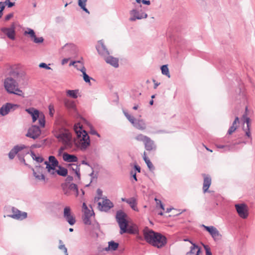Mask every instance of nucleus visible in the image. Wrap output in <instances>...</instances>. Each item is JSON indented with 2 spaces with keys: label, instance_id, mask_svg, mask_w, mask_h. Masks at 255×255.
Segmentation results:
<instances>
[{
  "label": "nucleus",
  "instance_id": "1",
  "mask_svg": "<svg viewBox=\"0 0 255 255\" xmlns=\"http://www.w3.org/2000/svg\"><path fill=\"white\" fill-rule=\"evenodd\" d=\"M74 130L76 134V137L74 140L75 145L81 150H85L90 145L88 133L82 128L79 123L75 125Z\"/></svg>",
  "mask_w": 255,
  "mask_h": 255
},
{
  "label": "nucleus",
  "instance_id": "2",
  "mask_svg": "<svg viewBox=\"0 0 255 255\" xmlns=\"http://www.w3.org/2000/svg\"><path fill=\"white\" fill-rule=\"evenodd\" d=\"M143 235L147 243L158 248L162 247L166 243V239L164 236L148 228L143 230Z\"/></svg>",
  "mask_w": 255,
  "mask_h": 255
},
{
  "label": "nucleus",
  "instance_id": "3",
  "mask_svg": "<svg viewBox=\"0 0 255 255\" xmlns=\"http://www.w3.org/2000/svg\"><path fill=\"white\" fill-rule=\"evenodd\" d=\"M56 137L63 144V147H61L60 149V151L70 149L72 147V137L71 133L68 130L65 129L61 130L59 134L56 135Z\"/></svg>",
  "mask_w": 255,
  "mask_h": 255
},
{
  "label": "nucleus",
  "instance_id": "4",
  "mask_svg": "<svg viewBox=\"0 0 255 255\" xmlns=\"http://www.w3.org/2000/svg\"><path fill=\"white\" fill-rule=\"evenodd\" d=\"M116 219L120 228V234L125 233H132L129 229H128V222L127 215L121 211H118L116 214Z\"/></svg>",
  "mask_w": 255,
  "mask_h": 255
},
{
  "label": "nucleus",
  "instance_id": "5",
  "mask_svg": "<svg viewBox=\"0 0 255 255\" xmlns=\"http://www.w3.org/2000/svg\"><path fill=\"white\" fill-rule=\"evenodd\" d=\"M4 86L5 90L9 93L21 96L22 91L20 90L17 83L12 78L8 77L5 79Z\"/></svg>",
  "mask_w": 255,
  "mask_h": 255
},
{
  "label": "nucleus",
  "instance_id": "6",
  "mask_svg": "<svg viewBox=\"0 0 255 255\" xmlns=\"http://www.w3.org/2000/svg\"><path fill=\"white\" fill-rule=\"evenodd\" d=\"M25 111L32 117V123H34L38 120L39 126L41 128L45 127V116L43 113L40 112L38 110L33 108L26 109Z\"/></svg>",
  "mask_w": 255,
  "mask_h": 255
},
{
  "label": "nucleus",
  "instance_id": "7",
  "mask_svg": "<svg viewBox=\"0 0 255 255\" xmlns=\"http://www.w3.org/2000/svg\"><path fill=\"white\" fill-rule=\"evenodd\" d=\"M248 107H246L245 113L242 117V121L243 122L242 129L245 132V135L251 141L252 140V136L250 131L251 120L250 118L248 117Z\"/></svg>",
  "mask_w": 255,
  "mask_h": 255
},
{
  "label": "nucleus",
  "instance_id": "8",
  "mask_svg": "<svg viewBox=\"0 0 255 255\" xmlns=\"http://www.w3.org/2000/svg\"><path fill=\"white\" fill-rule=\"evenodd\" d=\"M29 152V149L28 146L23 144L17 145L15 146L9 152L8 156L10 159H13L16 154L20 156L27 154Z\"/></svg>",
  "mask_w": 255,
  "mask_h": 255
},
{
  "label": "nucleus",
  "instance_id": "9",
  "mask_svg": "<svg viewBox=\"0 0 255 255\" xmlns=\"http://www.w3.org/2000/svg\"><path fill=\"white\" fill-rule=\"evenodd\" d=\"M62 189L65 195L70 196L74 194L76 197H77L79 194L78 189L77 186L74 183L68 184L65 183L62 185Z\"/></svg>",
  "mask_w": 255,
  "mask_h": 255
},
{
  "label": "nucleus",
  "instance_id": "10",
  "mask_svg": "<svg viewBox=\"0 0 255 255\" xmlns=\"http://www.w3.org/2000/svg\"><path fill=\"white\" fill-rule=\"evenodd\" d=\"M44 163L46 165L47 171L51 175H55V168L58 166V161L56 158L53 156H50L49 162L46 161Z\"/></svg>",
  "mask_w": 255,
  "mask_h": 255
},
{
  "label": "nucleus",
  "instance_id": "11",
  "mask_svg": "<svg viewBox=\"0 0 255 255\" xmlns=\"http://www.w3.org/2000/svg\"><path fill=\"white\" fill-rule=\"evenodd\" d=\"M63 217L65 220L70 225H73L76 223L75 217L72 214L70 207L66 206L63 211Z\"/></svg>",
  "mask_w": 255,
  "mask_h": 255
},
{
  "label": "nucleus",
  "instance_id": "12",
  "mask_svg": "<svg viewBox=\"0 0 255 255\" xmlns=\"http://www.w3.org/2000/svg\"><path fill=\"white\" fill-rule=\"evenodd\" d=\"M41 134L39 128L36 126H33L27 131L26 136L34 139L37 138Z\"/></svg>",
  "mask_w": 255,
  "mask_h": 255
},
{
  "label": "nucleus",
  "instance_id": "13",
  "mask_svg": "<svg viewBox=\"0 0 255 255\" xmlns=\"http://www.w3.org/2000/svg\"><path fill=\"white\" fill-rule=\"evenodd\" d=\"M98 202V208L104 211H107L113 207V204L109 199L102 198Z\"/></svg>",
  "mask_w": 255,
  "mask_h": 255
},
{
  "label": "nucleus",
  "instance_id": "14",
  "mask_svg": "<svg viewBox=\"0 0 255 255\" xmlns=\"http://www.w3.org/2000/svg\"><path fill=\"white\" fill-rule=\"evenodd\" d=\"M15 25L12 23L10 27H3L1 29V31L6 35L9 39L14 40L15 36Z\"/></svg>",
  "mask_w": 255,
  "mask_h": 255
},
{
  "label": "nucleus",
  "instance_id": "15",
  "mask_svg": "<svg viewBox=\"0 0 255 255\" xmlns=\"http://www.w3.org/2000/svg\"><path fill=\"white\" fill-rule=\"evenodd\" d=\"M18 107L19 106L16 104L7 103L2 106L0 109V114L2 116H5L7 115L9 112L11 110H15L18 108Z\"/></svg>",
  "mask_w": 255,
  "mask_h": 255
},
{
  "label": "nucleus",
  "instance_id": "16",
  "mask_svg": "<svg viewBox=\"0 0 255 255\" xmlns=\"http://www.w3.org/2000/svg\"><path fill=\"white\" fill-rule=\"evenodd\" d=\"M130 14L131 17L129 18V20L131 21H135L136 19H140L142 18H146L147 15L146 13H142L140 14L136 10L133 9L130 11Z\"/></svg>",
  "mask_w": 255,
  "mask_h": 255
},
{
  "label": "nucleus",
  "instance_id": "17",
  "mask_svg": "<svg viewBox=\"0 0 255 255\" xmlns=\"http://www.w3.org/2000/svg\"><path fill=\"white\" fill-rule=\"evenodd\" d=\"M9 217L18 220H23L27 217V213L22 212L17 209H12V214L8 215Z\"/></svg>",
  "mask_w": 255,
  "mask_h": 255
},
{
  "label": "nucleus",
  "instance_id": "18",
  "mask_svg": "<svg viewBox=\"0 0 255 255\" xmlns=\"http://www.w3.org/2000/svg\"><path fill=\"white\" fill-rule=\"evenodd\" d=\"M249 215V208L245 203H240V218L247 219Z\"/></svg>",
  "mask_w": 255,
  "mask_h": 255
},
{
  "label": "nucleus",
  "instance_id": "19",
  "mask_svg": "<svg viewBox=\"0 0 255 255\" xmlns=\"http://www.w3.org/2000/svg\"><path fill=\"white\" fill-rule=\"evenodd\" d=\"M203 227L215 240L218 239L220 236L219 231L215 227L213 226H206L204 225H203Z\"/></svg>",
  "mask_w": 255,
  "mask_h": 255
},
{
  "label": "nucleus",
  "instance_id": "20",
  "mask_svg": "<svg viewBox=\"0 0 255 255\" xmlns=\"http://www.w3.org/2000/svg\"><path fill=\"white\" fill-rule=\"evenodd\" d=\"M202 176L204 178L203 190L204 193H206L211 186L212 180L211 177L208 175L203 174Z\"/></svg>",
  "mask_w": 255,
  "mask_h": 255
},
{
  "label": "nucleus",
  "instance_id": "21",
  "mask_svg": "<svg viewBox=\"0 0 255 255\" xmlns=\"http://www.w3.org/2000/svg\"><path fill=\"white\" fill-rule=\"evenodd\" d=\"M84 216L83 217V221L85 224L90 225L91 224L90 218L94 214L93 210H90L89 209H86L84 211Z\"/></svg>",
  "mask_w": 255,
  "mask_h": 255
},
{
  "label": "nucleus",
  "instance_id": "22",
  "mask_svg": "<svg viewBox=\"0 0 255 255\" xmlns=\"http://www.w3.org/2000/svg\"><path fill=\"white\" fill-rule=\"evenodd\" d=\"M63 159L68 162H75L78 161V158L76 155L66 152L63 154Z\"/></svg>",
  "mask_w": 255,
  "mask_h": 255
},
{
  "label": "nucleus",
  "instance_id": "23",
  "mask_svg": "<svg viewBox=\"0 0 255 255\" xmlns=\"http://www.w3.org/2000/svg\"><path fill=\"white\" fill-rule=\"evenodd\" d=\"M192 246L190 247V251L186 255H200V248L194 244L190 242Z\"/></svg>",
  "mask_w": 255,
  "mask_h": 255
},
{
  "label": "nucleus",
  "instance_id": "24",
  "mask_svg": "<svg viewBox=\"0 0 255 255\" xmlns=\"http://www.w3.org/2000/svg\"><path fill=\"white\" fill-rule=\"evenodd\" d=\"M42 168L41 167H38L36 168V171L35 170H33V174L34 176L38 180H44L45 177L44 175L42 173Z\"/></svg>",
  "mask_w": 255,
  "mask_h": 255
},
{
  "label": "nucleus",
  "instance_id": "25",
  "mask_svg": "<svg viewBox=\"0 0 255 255\" xmlns=\"http://www.w3.org/2000/svg\"><path fill=\"white\" fill-rule=\"evenodd\" d=\"M144 146L146 150L151 151L155 149V145L153 140H152L149 137L144 142Z\"/></svg>",
  "mask_w": 255,
  "mask_h": 255
},
{
  "label": "nucleus",
  "instance_id": "26",
  "mask_svg": "<svg viewBox=\"0 0 255 255\" xmlns=\"http://www.w3.org/2000/svg\"><path fill=\"white\" fill-rule=\"evenodd\" d=\"M105 60L107 63L111 64L116 68L119 66L118 59L112 56H109L106 58Z\"/></svg>",
  "mask_w": 255,
  "mask_h": 255
},
{
  "label": "nucleus",
  "instance_id": "27",
  "mask_svg": "<svg viewBox=\"0 0 255 255\" xmlns=\"http://www.w3.org/2000/svg\"><path fill=\"white\" fill-rule=\"evenodd\" d=\"M133 125L137 129L140 130H144L146 128L145 122L142 120H138L136 123H134Z\"/></svg>",
  "mask_w": 255,
  "mask_h": 255
},
{
  "label": "nucleus",
  "instance_id": "28",
  "mask_svg": "<svg viewBox=\"0 0 255 255\" xmlns=\"http://www.w3.org/2000/svg\"><path fill=\"white\" fill-rule=\"evenodd\" d=\"M127 203L129 205L130 207L134 211H138V208L137 207V202L135 198L132 197L128 199L127 200Z\"/></svg>",
  "mask_w": 255,
  "mask_h": 255
},
{
  "label": "nucleus",
  "instance_id": "29",
  "mask_svg": "<svg viewBox=\"0 0 255 255\" xmlns=\"http://www.w3.org/2000/svg\"><path fill=\"white\" fill-rule=\"evenodd\" d=\"M143 159L146 163L149 170L153 171L154 170V167L149 159L147 157L145 152H143Z\"/></svg>",
  "mask_w": 255,
  "mask_h": 255
},
{
  "label": "nucleus",
  "instance_id": "30",
  "mask_svg": "<svg viewBox=\"0 0 255 255\" xmlns=\"http://www.w3.org/2000/svg\"><path fill=\"white\" fill-rule=\"evenodd\" d=\"M119 244L117 243H115L114 241H110L109 242V246L108 248H106V250H112V251H116L118 247Z\"/></svg>",
  "mask_w": 255,
  "mask_h": 255
},
{
  "label": "nucleus",
  "instance_id": "31",
  "mask_svg": "<svg viewBox=\"0 0 255 255\" xmlns=\"http://www.w3.org/2000/svg\"><path fill=\"white\" fill-rule=\"evenodd\" d=\"M71 168L72 169L73 171H74L75 173L77 176L78 179H80V167L79 166L75 164H72L70 165Z\"/></svg>",
  "mask_w": 255,
  "mask_h": 255
},
{
  "label": "nucleus",
  "instance_id": "32",
  "mask_svg": "<svg viewBox=\"0 0 255 255\" xmlns=\"http://www.w3.org/2000/svg\"><path fill=\"white\" fill-rule=\"evenodd\" d=\"M67 170L64 167H59L58 169H55V174L57 173L62 176H66L67 175Z\"/></svg>",
  "mask_w": 255,
  "mask_h": 255
},
{
  "label": "nucleus",
  "instance_id": "33",
  "mask_svg": "<svg viewBox=\"0 0 255 255\" xmlns=\"http://www.w3.org/2000/svg\"><path fill=\"white\" fill-rule=\"evenodd\" d=\"M72 65L81 71L83 69H85L83 63L79 61L72 62Z\"/></svg>",
  "mask_w": 255,
  "mask_h": 255
},
{
  "label": "nucleus",
  "instance_id": "34",
  "mask_svg": "<svg viewBox=\"0 0 255 255\" xmlns=\"http://www.w3.org/2000/svg\"><path fill=\"white\" fill-rule=\"evenodd\" d=\"M87 1V0H78V5L84 11L89 13V12L86 7Z\"/></svg>",
  "mask_w": 255,
  "mask_h": 255
},
{
  "label": "nucleus",
  "instance_id": "35",
  "mask_svg": "<svg viewBox=\"0 0 255 255\" xmlns=\"http://www.w3.org/2000/svg\"><path fill=\"white\" fill-rule=\"evenodd\" d=\"M162 74L167 76L168 78L170 77V75L169 73V69L167 67V65H164L161 66V67Z\"/></svg>",
  "mask_w": 255,
  "mask_h": 255
},
{
  "label": "nucleus",
  "instance_id": "36",
  "mask_svg": "<svg viewBox=\"0 0 255 255\" xmlns=\"http://www.w3.org/2000/svg\"><path fill=\"white\" fill-rule=\"evenodd\" d=\"M78 90H68L66 91L67 95L72 97L73 98L76 99L77 98V93Z\"/></svg>",
  "mask_w": 255,
  "mask_h": 255
},
{
  "label": "nucleus",
  "instance_id": "37",
  "mask_svg": "<svg viewBox=\"0 0 255 255\" xmlns=\"http://www.w3.org/2000/svg\"><path fill=\"white\" fill-rule=\"evenodd\" d=\"M149 137L144 135L142 134H139L135 136V139L137 141H142L144 143L146 140L148 139Z\"/></svg>",
  "mask_w": 255,
  "mask_h": 255
},
{
  "label": "nucleus",
  "instance_id": "38",
  "mask_svg": "<svg viewBox=\"0 0 255 255\" xmlns=\"http://www.w3.org/2000/svg\"><path fill=\"white\" fill-rule=\"evenodd\" d=\"M31 156L32 159L37 162H42L43 161V158L39 155H36L33 152H31Z\"/></svg>",
  "mask_w": 255,
  "mask_h": 255
},
{
  "label": "nucleus",
  "instance_id": "39",
  "mask_svg": "<svg viewBox=\"0 0 255 255\" xmlns=\"http://www.w3.org/2000/svg\"><path fill=\"white\" fill-rule=\"evenodd\" d=\"M238 120V118L236 117L235 119V120L234 121L232 126L230 127L228 130V134H232L237 129V126H235V125L236 124L237 121Z\"/></svg>",
  "mask_w": 255,
  "mask_h": 255
},
{
  "label": "nucleus",
  "instance_id": "40",
  "mask_svg": "<svg viewBox=\"0 0 255 255\" xmlns=\"http://www.w3.org/2000/svg\"><path fill=\"white\" fill-rule=\"evenodd\" d=\"M28 34L29 35L31 39H32L35 36L34 30L30 28H28L27 30L25 31L24 32V35H26Z\"/></svg>",
  "mask_w": 255,
  "mask_h": 255
},
{
  "label": "nucleus",
  "instance_id": "41",
  "mask_svg": "<svg viewBox=\"0 0 255 255\" xmlns=\"http://www.w3.org/2000/svg\"><path fill=\"white\" fill-rule=\"evenodd\" d=\"M65 106L69 109H73L75 107V103L70 100H65Z\"/></svg>",
  "mask_w": 255,
  "mask_h": 255
},
{
  "label": "nucleus",
  "instance_id": "42",
  "mask_svg": "<svg viewBox=\"0 0 255 255\" xmlns=\"http://www.w3.org/2000/svg\"><path fill=\"white\" fill-rule=\"evenodd\" d=\"M82 73L83 76V79L86 82H90V77L86 74V69H83L82 70Z\"/></svg>",
  "mask_w": 255,
  "mask_h": 255
},
{
  "label": "nucleus",
  "instance_id": "43",
  "mask_svg": "<svg viewBox=\"0 0 255 255\" xmlns=\"http://www.w3.org/2000/svg\"><path fill=\"white\" fill-rule=\"evenodd\" d=\"M124 115L132 124H134L135 119L133 117L130 116L127 112H124Z\"/></svg>",
  "mask_w": 255,
  "mask_h": 255
},
{
  "label": "nucleus",
  "instance_id": "44",
  "mask_svg": "<svg viewBox=\"0 0 255 255\" xmlns=\"http://www.w3.org/2000/svg\"><path fill=\"white\" fill-rule=\"evenodd\" d=\"M13 77L14 78H15L16 79V80L17 81H19V78H22L23 77H24L25 76V74L23 72H21V73H13L12 74Z\"/></svg>",
  "mask_w": 255,
  "mask_h": 255
},
{
  "label": "nucleus",
  "instance_id": "45",
  "mask_svg": "<svg viewBox=\"0 0 255 255\" xmlns=\"http://www.w3.org/2000/svg\"><path fill=\"white\" fill-rule=\"evenodd\" d=\"M32 40L36 43H42L43 41V38L42 37L37 38L36 35L32 39Z\"/></svg>",
  "mask_w": 255,
  "mask_h": 255
},
{
  "label": "nucleus",
  "instance_id": "46",
  "mask_svg": "<svg viewBox=\"0 0 255 255\" xmlns=\"http://www.w3.org/2000/svg\"><path fill=\"white\" fill-rule=\"evenodd\" d=\"M59 249H60L63 251V252L64 253L65 255H68V253H67V248L65 247L64 245H60L59 247Z\"/></svg>",
  "mask_w": 255,
  "mask_h": 255
},
{
  "label": "nucleus",
  "instance_id": "47",
  "mask_svg": "<svg viewBox=\"0 0 255 255\" xmlns=\"http://www.w3.org/2000/svg\"><path fill=\"white\" fill-rule=\"evenodd\" d=\"M49 114L51 116H53L54 112V106L52 105L49 106Z\"/></svg>",
  "mask_w": 255,
  "mask_h": 255
},
{
  "label": "nucleus",
  "instance_id": "48",
  "mask_svg": "<svg viewBox=\"0 0 255 255\" xmlns=\"http://www.w3.org/2000/svg\"><path fill=\"white\" fill-rule=\"evenodd\" d=\"M155 201H156V205L158 206V205H159L160 207L162 209V210H164V206H163V205L162 204L161 201L156 198H155Z\"/></svg>",
  "mask_w": 255,
  "mask_h": 255
},
{
  "label": "nucleus",
  "instance_id": "49",
  "mask_svg": "<svg viewBox=\"0 0 255 255\" xmlns=\"http://www.w3.org/2000/svg\"><path fill=\"white\" fill-rule=\"evenodd\" d=\"M97 192L98 194V195L99 196V197H96L95 198V200L96 201H99L100 199H101V198H100V196H102V191L101 190H100V189H98L97 191Z\"/></svg>",
  "mask_w": 255,
  "mask_h": 255
},
{
  "label": "nucleus",
  "instance_id": "50",
  "mask_svg": "<svg viewBox=\"0 0 255 255\" xmlns=\"http://www.w3.org/2000/svg\"><path fill=\"white\" fill-rule=\"evenodd\" d=\"M204 248L206 250V255H212L210 249L207 246H204Z\"/></svg>",
  "mask_w": 255,
  "mask_h": 255
},
{
  "label": "nucleus",
  "instance_id": "51",
  "mask_svg": "<svg viewBox=\"0 0 255 255\" xmlns=\"http://www.w3.org/2000/svg\"><path fill=\"white\" fill-rule=\"evenodd\" d=\"M39 67L40 68H45L46 69H51L50 67H49V66H48L45 63H41L39 64Z\"/></svg>",
  "mask_w": 255,
  "mask_h": 255
},
{
  "label": "nucleus",
  "instance_id": "52",
  "mask_svg": "<svg viewBox=\"0 0 255 255\" xmlns=\"http://www.w3.org/2000/svg\"><path fill=\"white\" fill-rule=\"evenodd\" d=\"M69 58H64L62 60V62H61V64L62 65H65L66 64V63H68V62L69 61Z\"/></svg>",
  "mask_w": 255,
  "mask_h": 255
},
{
  "label": "nucleus",
  "instance_id": "53",
  "mask_svg": "<svg viewBox=\"0 0 255 255\" xmlns=\"http://www.w3.org/2000/svg\"><path fill=\"white\" fill-rule=\"evenodd\" d=\"M13 16V14L12 13H9L8 14H7L5 17V19L6 20H9Z\"/></svg>",
  "mask_w": 255,
  "mask_h": 255
},
{
  "label": "nucleus",
  "instance_id": "54",
  "mask_svg": "<svg viewBox=\"0 0 255 255\" xmlns=\"http://www.w3.org/2000/svg\"><path fill=\"white\" fill-rule=\"evenodd\" d=\"M5 7V4L4 2H0V10L3 11Z\"/></svg>",
  "mask_w": 255,
  "mask_h": 255
},
{
  "label": "nucleus",
  "instance_id": "55",
  "mask_svg": "<svg viewBox=\"0 0 255 255\" xmlns=\"http://www.w3.org/2000/svg\"><path fill=\"white\" fill-rule=\"evenodd\" d=\"M90 133L92 134H95L97 135L98 136L100 137V135L99 134V133L94 129H91L90 131Z\"/></svg>",
  "mask_w": 255,
  "mask_h": 255
},
{
  "label": "nucleus",
  "instance_id": "56",
  "mask_svg": "<svg viewBox=\"0 0 255 255\" xmlns=\"http://www.w3.org/2000/svg\"><path fill=\"white\" fill-rule=\"evenodd\" d=\"M130 174L132 176V177L134 178V180L135 181H137V178H136V173L133 172V171H131L130 172Z\"/></svg>",
  "mask_w": 255,
  "mask_h": 255
},
{
  "label": "nucleus",
  "instance_id": "57",
  "mask_svg": "<svg viewBox=\"0 0 255 255\" xmlns=\"http://www.w3.org/2000/svg\"><path fill=\"white\" fill-rule=\"evenodd\" d=\"M7 1H9L8 3V7H11L14 5V3L13 2H10L9 0H6L5 2H6Z\"/></svg>",
  "mask_w": 255,
  "mask_h": 255
},
{
  "label": "nucleus",
  "instance_id": "58",
  "mask_svg": "<svg viewBox=\"0 0 255 255\" xmlns=\"http://www.w3.org/2000/svg\"><path fill=\"white\" fill-rule=\"evenodd\" d=\"M134 168L135 169V170H136L138 172H140V167H139L138 165H134Z\"/></svg>",
  "mask_w": 255,
  "mask_h": 255
},
{
  "label": "nucleus",
  "instance_id": "59",
  "mask_svg": "<svg viewBox=\"0 0 255 255\" xmlns=\"http://www.w3.org/2000/svg\"><path fill=\"white\" fill-rule=\"evenodd\" d=\"M142 2L144 4L149 5L150 3V2L149 0H142Z\"/></svg>",
  "mask_w": 255,
  "mask_h": 255
},
{
  "label": "nucleus",
  "instance_id": "60",
  "mask_svg": "<svg viewBox=\"0 0 255 255\" xmlns=\"http://www.w3.org/2000/svg\"><path fill=\"white\" fill-rule=\"evenodd\" d=\"M235 207L237 213L239 214V204H236Z\"/></svg>",
  "mask_w": 255,
  "mask_h": 255
},
{
  "label": "nucleus",
  "instance_id": "61",
  "mask_svg": "<svg viewBox=\"0 0 255 255\" xmlns=\"http://www.w3.org/2000/svg\"><path fill=\"white\" fill-rule=\"evenodd\" d=\"M71 47L72 48H73L75 49V45H74L73 44H70V45H65V47Z\"/></svg>",
  "mask_w": 255,
  "mask_h": 255
},
{
  "label": "nucleus",
  "instance_id": "62",
  "mask_svg": "<svg viewBox=\"0 0 255 255\" xmlns=\"http://www.w3.org/2000/svg\"><path fill=\"white\" fill-rule=\"evenodd\" d=\"M83 208L84 211L86 209H88L85 203L83 204Z\"/></svg>",
  "mask_w": 255,
  "mask_h": 255
},
{
  "label": "nucleus",
  "instance_id": "63",
  "mask_svg": "<svg viewBox=\"0 0 255 255\" xmlns=\"http://www.w3.org/2000/svg\"><path fill=\"white\" fill-rule=\"evenodd\" d=\"M72 179H73V178H72V177H71V176H68V177H67V180H69V181H71V180H72Z\"/></svg>",
  "mask_w": 255,
  "mask_h": 255
},
{
  "label": "nucleus",
  "instance_id": "64",
  "mask_svg": "<svg viewBox=\"0 0 255 255\" xmlns=\"http://www.w3.org/2000/svg\"><path fill=\"white\" fill-rule=\"evenodd\" d=\"M122 200L124 202H126L127 203V200H128V199L126 198H122Z\"/></svg>",
  "mask_w": 255,
  "mask_h": 255
}]
</instances>
